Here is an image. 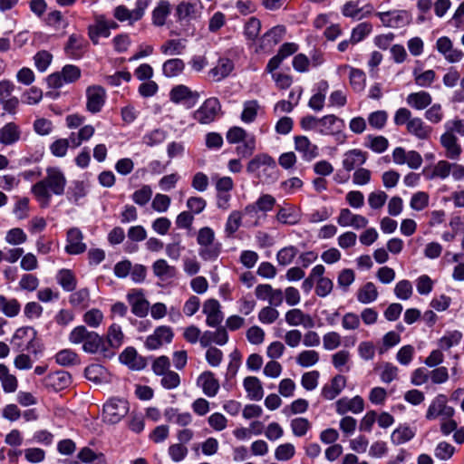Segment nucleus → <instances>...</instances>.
Segmentation results:
<instances>
[{
    "mask_svg": "<svg viewBox=\"0 0 464 464\" xmlns=\"http://www.w3.org/2000/svg\"><path fill=\"white\" fill-rule=\"evenodd\" d=\"M455 452V447L446 441L438 443L434 450V456L440 460L450 459Z\"/></svg>",
    "mask_w": 464,
    "mask_h": 464,
    "instance_id": "nucleus-64",
    "label": "nucleus"
},
{
    "mask_svg": "<svg viewBox=\"0 0 464 464\" xmlns=\"http://www.w3.org/2000/svg\"><path fill=\"white\" fill-rule=\"evenodd\" d=\"M163 415L167 421L179 426H187L192 421V416L189 412H179L178 409L171 407L167 408Z\"/></svg>",
    "mask_w": 464,
    "mask_h": 464,
    "instance_id": "nucleus-41",
    "label": "nucleus"
},
{
    "mask_svg": "<svg viewBox=\"0 0 464 464\" xmlns=\"http://www.w3.org/2000/svg\"><path fill=\"white\" fill-rule=\"evenodd\" d=\"M342 70H349L350 71V74H349L350 84L355 92H360L364 90L365 82H366V76H365V73L362 70L356 69V68H352L348 65L341 66L339 68V71H342Z\"/></svg>",
    "mask_w": 464,
    "mask_h": 464,
    "instance_id": "nucleus-38",
    "label": "nucleus"
},
{
    "mask_svg": "<svg viewBox=\"0 0 464 464\" xmlns=\"http://www.w3.org/2000/svg\"><path fill=\"white\" fill-rule=\"evenodd\" d=\"M186 45L180 39H171L165 42L160 46V51L166 55H179L183 53Z\"/></svg>",
    "mask_w": 464,
    "mask_h": 464,
    "instance_id": "nucleus-53",
    "label": "nucleus"
},
{
    "mask_svg": "<svg viewBox=\"0 0 464 464\" xmlns=\"http://www.w3.org/2000/svg\"><path fill=\"white\" fill-rule=\"evenodd\" d=\"M203 313L207 316L206 323L210 327L218 326L223 320L220 304L215 299H209L204 303Z\"/></svg>",
    "mask_w": 464,
    "mask_h": 464,
    "instance_id": "nucleus-21",
    "label": "nucleus"
},
{
    "mask_svg": "<svg viewBox=\"0 0 464 464\" xmlns=\"http://www.w3.org/2000/svg\"><path fill=\"white\" fill-rule=\"evenodd\" d=\"M66 178L58 168H48L46 177L32 187V192L42 207H47L51 200V192L60 196L64 193Z\"/></svg>",
    "mask_w": 464,
    "mask_h": 464,
    "instance_id": "nucleus-1",
    "label": "nucleus"
},
{
    "mask_svg": "<svg viewBox=\"0 0 464 464\" xmlns=\"http://www.w3.org/2000/svg\"><path fill=\"white\" fill-rule=\"evenodd\" d=\"M295 149L302 154L305 161H311L319 156V148L311 142L306 136L295 137Z\"/></svg>",
    "mask_w": 464,
    "mask_h": 464,
    "instance_id": "nucleus-20",
    "label": "nucleus"
},
{
    "mask_svg": "<svg viewBox=\"0 0 464 464\" xmlns=\"http://www.w3.org/2000/svg\"><path fill=\"white\" fill-rule=\"evenodd\" d=\"M407 130L410 134L415 136L420 140H427L432 132V128L427 125L422 119L414 117L409 124H407Z\"/></svg>",
    "mask_w": 464,
    "mask_h": 464,
    "instance_id": "nucleus-30",
    "label": "nucleus"
},
{
    "mask_svg": "<svg viewBox=\"0 0 464 464\" xmlns=\"http://www.w3.org/2000/svg\"><path fill=\"white\" fill-rule=\"evenodd\" d=\"M88 34L89 37L94 44L98 43V38L100 36L108 37L110 35L104 15L100 14L95 16V24L89 25Z\"/></svg>",
    "mask_w": 464,
    "mask_h": 464,
    "instance_id": "nucleus-34",
    "label": "nucleus"
},
{
    "mask_svg": "<svg viewBox=\"0 0 464 464\" xmlns=\"http://www.w3.org/2000/svg\"><path fill=\"white\" fill-rule=\"evenodd\" d=\"M203 10L200 0L181 1L176 6V16L179 21L197 20L201 17Z\"/></svg>",
    "mask_w": 464,
    "mask_h": 464,
    "instance_id": "nucleus-9",
    "label": "nucleus"
},
{
    "mask_svg": "<svg viewBox=\"0 0 464 464\" xmlns=\"http://www.w3.org/2000/svg\"><path fill=\"white\" fill-rule=\"evenodd\" d=\"M127 300L131 307V312L138 317H145L148 314L150 303L145 298L142 289H131L127 294Z\"/></svg>",
    "mask_w": 464,
    "mask_h": 464,
    "instance_id": "nucleus-11",
    "label": "nucleus"
},
{
    "mask_svg": "<svg viewBox=\"0 0 464 464\" xmlns=\"http://www.w3.org/2000/svg\"><path fill=\"white\" fill-rule=\"evenodd\" d=\"M366 160V152L358 149L350 150L343 154V167L345 170L351 171L355 167L364 164Z\"/></svg>",
    "mask_w": 464,
    "mask_h": 464,
    "instance_id": "nucleus-28",
    "label": "nucleus"
},
{
    "mask_svg": "<svg viewBox=\"0 0 464 464\" xmlns=\"http://www.w3.org/2000/svg\"><path fill=\"white\" fill-rule=\"evenodd\" d=\"M21 137V130L14 122H8L0 129V143L5 146L18 141Z\"/></svg>",
    "mask_w": 464,
    "mask_h": 464,
    "instance_id": "nucleus-32",
    "label": "nucleus"
},
{
    "mask_svg": "<svg viewBox=\"0 0 464 464\" xmlns=\"http://www.w3.org/2000/svg\"><path fill=\"white\" fill-rule=\"evenodd\" d=\"M169 96L173 102L179 103L186 100H193L196 102L198 98V93L192 92L186 85L179 84L171 89Z\"/></svg>",
    "mask_w": 464,
    "mask_h": 464,
    "instance_id": "nucleus-40",
    "label": "nucleus"
},
{
    "mask_svg": "<svg viewBox=\"0 0 464 464\" xmlns=\"http://www.w3.org/2000/svg\"><path fill=\"white\" fill-rule=\"evenodd\" d=\"M154 275L160 278L166 279L173 277L176 275V268L168 264L165 259H158L152 265Z\"/></svg>",
    "mask_w": 464,
    "mask_h": 464,
    "instance_id": "nucleus-50",
    "label": "nucleus"
},
{
    "mask_svg": "<svg viewBox=\"0 0 464 464\" xmlns=\"http://www.w3.org/2000/svg\"><path fill=\"white\" fill-rule=\"evenodd\" d=\"M66 242L65 251L69 255H79L86 251L83 235L78 227H72L67 231Z\"/></svg>",
    "mask_w": 464,
    "mask_h": 464,
    "instance_id": "nucleus-17",
    "label": "nucleus"
},
{
    "mask_svg": "<svg viewBox=\"0 0 464 464\" xmlns=\"http://www.w3.org/2000/svg\"><path fill=\"white\" fill-rule=\"evenodd\" d=\"M300 212L293 205L278 206L276 219L283 225H295L300 221Z\"/></svg>",
    "mask_w": 464,
    "mask_h": 464,
    "instance_id": "nucleus-26",
    "label": "nucleus"
},
{
    "mask_svg": "<svg viewBox=\"0 0 464 464\" xmlns=\"http://www.w3.org/2000/svg\"><path fill=\"white\" fill-rule=\"evenodd\" d=\"M86 108L92 113L101 111L105 103L106 92L105 90L99 85L90 86L86 90Z\"/></svg>",
    "mask_w": 464,
    "mask_h": 464,
    "instance_id": "nucleus-16",
    "label": "nucleus"
},
{
    "mask_svg": "<svg viewBox=\"0 0 464 464\" xmlns=\"http://www.w3.org/2000/svg\"><path fill=\"white\" fill-rule=\"evenodd\" d=\"M81 77V69L72 64H67L63 67L59 72L52 73L47 78L48 86L58 89L65 83H72Z\"/></svg>",
    "mask_w": 464,
    "mask_h": 464,
    "instance_id": "nucleus-3",
    "label": "nucleus"
},
{
    "mask_svg": "<svg viewBox=\"0 0 464 464\" xmlns=\"http://www.w3.org/2000/svg\"><path fill=\"white\" fill-rule=\"evenodd\" d=\"M461 338L462 334L460 332H449L439 340V346L442 350H449L450 347L457 345Z\"/></svg>",
    "mask_w": 464,
    "mask_h": 464,
    "instance_id": "nucleus-61",
    "label": "nucleus"
},
{
    "mask_svg": "<svg viewBox=\"0 0 464 464\" xmlns=\"http://www.w3.org/2000/svg\"><path fill=\"white\" fill-rule=\"evenodd\" d=\"M364 401L362 397L355 396L352 399L342 398L336 401V411L343 415L348 411L353 413H360L363 411Z\"/></svg>",
    "mask_w": 464,
    "mask_h": 464,
    "instance_id": "nucleus-24",
    "label": "nucleus"
},
{
    "mask_svg": "<svg viewBox=\"0 0 464 464\" xmlns=\"http://www.w3.org/2000/svg\"><path fill=\"white\" fill-rule=\"evenodd\" d=\"M393 162L397 165L407 164L412 169H419L423 160L420 154L415 150L406 151L401 147H397L392 151Z\"/></svg>",
    "mask_w": 464,
    "mask_h": 464,
    "instance_id": "nucleus-12",
    "label": "nucleus"
},
{
    "mask_svg": "<svg viewBox=\"0 0 464 464\" xmlns=\"http://www.w3.org/2000/svg\"><path fill=\"white\" fill-rule=\"evenodd\" d=\"M276 306L266 305L263 307L258 313V320L264 324H272L279 317V312L276 309Z\"/></svg>",
    "mask_w": 464,
    "mask_h": 464,
    "instance_id": "nucleus-59",
    "label": "nucleus"
},
{
    "mask_svg": "<svg viewBox=\"0 0 464 464\" xmlns=\"http://www.w3.org/2000/svg\"><path fill=\"white\" fill-rule=\"evenodd\" d=\"M343 126V121L334 114L319 119L318 132L322 135H333Z\"/></svg>",
    "mask_w": 464,
    "mask_h": 464,
    "instance_id": "nucleus-25",
    "label": "nucleus"
},
{
    "mask_svg": "<svg viewBox=\"0 0 464 464\" xmlns=\"http://www.w3.org/2000/svg\"><path fill=\"white\" fill-rule=\"evenodd\" d=\"M234 69L233 62L228 58H220L218 64L209 71L214 81L220 82L227 77Z\"/></svg>",
    "mask_w": 464,
    "mask_h": 464,
    "instance_id": "nucleus-36",
    "label": "nucleus"
},
{
    "mask_svg": "<svg viewBox=\"0 0 464 464\" xmlns=\"http://www.w3.org/2000/svg\"><path fill=\"white\" fill-rule=\"evenodd\" d=\"M440 141L441 146L445 149V156L448 159L459 160L462 150L455 135L444 132L440 136Z\"/></svg>",
    "mask_w": 464,
    "mask_h": 464,
    "instance_id": "nucleus-27",
    "label": "nucleus"
},
{
    "mask_svg": "<svg viewBox=\"0 0 464 464\" xmlns=\"http://www.w3.org/2000/svg\"><path fill=\"white\" fill-rule=\"evenodd\" d=\"M243 384L250 400L260 401L263 398V386L257 377L248 376L245 378Z\"/></svg>",
    "mask_w": 464,
    "mask_h": 464,
    "instance_id": "nucleus-35",
    "label": "nucleus"
},
{
    "mask_svg": "<svg viewBox=\"0 0 464 464\" xmlns=\"http://www.w3.org/2000/svg\"><path fill=\"white\" fill-rule=\"evenodd\" d=\"M346 379L343 375L334 376L329 384H325L322 389V396L326 400L336 398L345 387Z\"/></svg>",
    "mask_w": 464,
    "mask_h": 464,
    "instance_id": "nucleus-31",
    "label": "nucleus"
},
{
    "mask_svg": "<svg viewBox=\"0 0 464 464\" xmlns=\"http://www.w3.org/2000/svg\"><path fill=\"white\" fill-rule=\"evenodd\" d=\"M414 436V429L409 426H400L392 433L391 440L394 445H401L412 440Z\"/></svg>",
    "mask_w": 464,
    "mask_h": 464,
    "instance_id": "nucleus-47",
    "label": "nucleus"
},
{
    "mask_svg": "<svg viewBox=\"0 0 464 464\" xmlns=\"http://www.w3.org/2000/svg\"><path fill=\"white\" fill-rule=\"evenodd\" d=\"M198 383L201 384L204 393L208 397H214L219 389L218 381L211 372H203L198 377Z\"/></svg>",
    "mask_w": 464,
    "mask_h": 464,
    "instance_id": "nucleus-37",
    "label": "nucleus"
},
{
    "mask_svg": "<svg viewBox=\"0 0 464 464\" xmlns=\"http://www.w3.org/2000/svg\"><path fill=\"white\" fill-rule=\"evenodd\" d=\"M285 319L290 326L303 325L304 328H313L314 326V321L312 316L298 308L287 311L285 314Z\"/></svg>",
    "mask_w": 464,
    "mask_h": 464,
    "instance_id": "nucleus-22",
    "label": "nucleus"
},
{
    "mask_svg": "<svg viewBox=\"0 0 464 464\" xmlns=\"http://www.w3.org/2000/svg\"><path fill=\"white\" fill-rule=\"evenodd\" d=\"M185 68V63L179 58L167 60L162 65V72L164 76L172 78L179 75Z\"/></svg>",
    "mask_w": 464,
    "mask_h": 464,
    "instance_id": "nucleus-49",
    "label": "nucleus"
},
{
    "mask_svg": "<svg viewBox=\"0 0 464 464\" xmlns=\"http://www.w3.org/2000/svg\"><path fill=\"white\" fill-rule=\"evenodd\" d=\"M57 280L65 291H72L76 286V279L70 270H61L57 276Z\"/></svg>",
    "mask_w": 464,
    "mask_h": 464,
    "instance_id": "nucleus-62",
    "label": "nucleus"
},
{
    "mask_svg": "<svg viewBox=\"0 0 464 464\" xmlns=\"http://www.w3.org/2000/svg\"><path fill=\"white\" fill-rule=\"evenodd\" d=\"M291 430L295 436L303 437L311 429L312 424L306 418H295L290 423Z\"/></svg>",
    "mask_w": 464,
    "mask_h": 464,
    "instance_id": "nucleus-58",
    "label": "nucleus"
},
{
    "mask_svg": "<svg viewBox=\"0 0 464 464\" xmlns=\"http://www.w3.org/2000/svg\"><path fill=\"white\" fill-rule=\"evenodd\" d=\"M87 44L88 43L83 36L73 34L70 35L64 50L70 57L79 59L83 55Z\"/></svg>",
    "mask_w": 464,
    "mask_h": 464,
    "instance_id": "nucleus-23",
    "label": "nucleus"
},
{
    "mask_svg": "<svg viewBox=\"0 0 464 464\" xmlns=\"http://www.w3.org/2000/svg\"><path fill=\"white\" fill-rule=\"evenodd\" d=\"M82 350L87 353H99L106 359H111L115 355L114 351L107 346L105 340L95 332L90 333L82 343Z\"/></svg>",
    "mask_w": 464,
    "mask_h": 464,
    "instance_id": "nucleus-8",
    "label": "nucleus"
},
{
    "mask_svg": "<svg viewBox=\"0 0 464 464\" xmlns=\"http://www.w3.org/2000/svg\"><path fill=\"white\" fill-rule=\"evenodd\" d=\"M95 129L92 125L82 126L78 132L70 134V140L72 148L81 146L83 141L89 140L94 134Z\"/></svg>",
    "mask_w": 464,
    "mask_h": 464,
    "instance_id": "nucleus-44",
    "label": "nucleus"
},
{
    "mask_svg": "<svg viewBox=\"0 0 464 464\" xmlns=\"http://www.w3.org/2000/svg\"><path fill=\"white\" fill-rule=\"evenodd\" d=\"M170 14V4L167 0H160L152 12L153 24L157 26H162Z\"/></svg>",
    "mask_w": 464,
    "mask_h": 464,
    "instance_id": "nucleus-43",
    "label": "nucleus"
},
{
    "mask_svg": "<svg viewBox=\"0 0 464 464\" xmlns=\"http://www.w3.org/2000/svg\"><path fill=\"white\" fill-rule=\"evenodd\" d=\"M298 253V249L294 246H285L280 249L276 254V260L281 266H287L293 262Z\"/></svg>",
    "mask_w": 464,
    "mask_h": 464,
    "instance_id": "nucleus-60",
    "label": "nucleus"
},
{
    "mask_svg": "<svg viewBox=\"0 0 464 464\" xmlns=\"http://www.w3.org/2000/svg\"><path fill=\"white\" fill-rule=\"evenodd\" d=\"M21 305L16 299H7L0 295V312L8 317H14L20 312Z\"/></svg>",
    "mask_w": 464,
    "mask_h": 464,
    "instance_id": "nucleus-51",
    "label": "nucleus"
},
{
    "mask_svg": "<svg viewBox=\"0 0 464 464\" xmlns=\"http://www.w3.org/2000/svg\"><path fill=\"white\" fill-rule=\"evenodd\" d=\"M221 111V104L218 98L207 99L202 105L194 111L193 118L200 124L213 122Z\"/></svg>",
    "mask_w": 464,
    "mask_h": 464,
    "instance_id": "nucleus-5",
    "label": "nucleus"
},
{
    "mask_svg": "<svg viewBox=\"0 0 464 464\" xmlns=\"http://www.w3.org/2000/svg\"><path fill=\"white\" fill-rule=\"evenodd\" d=\"M120 361L133 370H140L144 367L142 358L138 355L133 347L126 348L120 354Z\"/></svg>",
    "mask_w": 464,
    "mask_h": 464,
    "instance_id": "nucleus-39",
    "label": "nucleus"
},
{
    "mask_svg": "<svg viewBox=\"0 0 464 464\" xmlns=\"http://www.w3.org/2000/svg\"><path fill=\"white\" fill-rule=\"evenodd\" d=\"M364 146L376 153H382L387 150L389 141L383 136L368 135Z\"/></svg>",
    "mask_w": 464,
    "mask_h": 464,
    "instance_id": "nucleus-52",
    "label": "nucleus"
},
{
    "mask_svg": "<svg viewBox=\"0 0 464 464\" xmlns=\"http://www.w3.org/2000/svg\"><path fill=\"white\" fill-rule=\"evenodd\" d=\"M407 104L415 110H423L432 102L431 95L425 91L410 93L406 98Z\"/></svg>",
    "mask_w": 464,
    "mask_h": 464,
    "instance_id": "nucleus-33",
    "label": "nucleus"
},
{
    "mask_svg": "<svg viewBox=\"0 0 464 464\" xmlns=\"http://www.w3.org/2000/svg\"><path fill=\"white\" fill-rule=\"evenodd\" d=\"M105 373V369L100 364H92L86 367L84 371L85 377L88 380L92 381L96 383H100L102 382Z\"/></svg>",
    "mask_w": 464,
    "mask_h": 464,
    "instance_id": "nucleus-63",
    "label": "nucleus"
},
{
    "mask_svg": "<svg viewBox=\"0 0 464 464\" xmlns=\"http://www.w3.org/2000/svg\"><path fill=\"white\" fill-rule=\"evenodd\" d=\"M295 361L302 367H311L318 362L319 353L314 350H304L296 356Z\"/></svg>",
    "mask_w": 464,
    "mask_h": 464,
    "instance_id": "nucleus-55",
    "label": "nucleus"
},
{
    "mask_svg": "<svg viewBox=\"0 0 464 464\" xmlns=\"http://www.w3.org/2000/svg\"><path fill=\"white\" fill-rule=\"evenodd\" d=\"M276 205V199L270 194L261 195L256 202L248 204L244 208V215L255 218L258 212L271 211Z\"/></svg>",
    "mask_w": 464,
    "mask_h": 464,
    "instance_id": "nucleus-14",
    "label": "nucleus"
},
{
    "mask_svg": "<svg viewBox=\"0 0 464 464\" xmlns=\"http://www.w3.org/2000/svg\"><path fill=\"white\" fill-rule=\"evenodd\" d=\"M376 15L384 26L392 28L403 27L410 23L409 14L404 10L379 12Z\"/></svg>",
    "mask_w": 464,
    "mask_h": 464,
    "instance_id": "nucleus-13",
    "label": "nucleus"
},
{
    "mask_svg": "<svg viewBox=\"0 0 464 464\" xmlns=\"http://www.w3.org/2000/svg\"><path fill=\"white\" fill-rule=\"evenodd\" d=\"M129 411L128 401L123 399H111L103 406V420L110 424L118 423Z\"/></svg>",
    "mask_w": 464,
    "mask_h": 464,
    "instance_id": "nucleus-6",
    "label": "nucleus"
},
{
    "mask_svg": "<svg viewBox=\"0 0 464 464\" xmlns=\"http://www.w3.org/2000/svg\"><path fill=\"white\" fill-rule=\"evenodd\" d=\"M378 295V290L375 285L372 282H368L359 288L357 292V300L362 304H370L377 299Z\"/></svg>",
    "mask_w": 464,
    "mask_h": 464,
    "instance_id": "nucleus-45",
    "label": "nucleus"
},
{
    "mask_svg": "<svg viewBox=\"0 0 464 464\" xmlns=\"http://www.w3.org/2000/svg\"><path fill=\"white\" fill-rule=\"evenodd\" d=\"M36 332L33 327H21L17 329L12 338L11 343L17 352L34 350Z\"/></svg>",
    "mask_w": 464,
    "mask_h": 464,
    "instance_id": "nucleus-7",
    "label": "nucleus"
},
{
    "mask_svg": "<svg viewBox=\"0 0 464 464\" xmlns=\"http://www.w3.org/2000/svg\"><path fill=\"white\" fill-rule=\"evenodd\" d=\"M413 76L415 83L422 88L430 86L436 79V73L433 70L421 72L419 69H414Z\"/></svg>",
    "mask_w": 464,
    "mask_h": 464,
    "instance_id": "nucleus-54",
    "label": "nucleus"
},
{
    "mask_svg": "<svg viewBox=\"0 0 464 464\" xmlns=\"http://www.w3.org/2000/svg\"><path fill=\"white\" fill-rule=\"evenodd\" d=\"M222 250L220 242H214L211 245L198 246V256L204 261H215Z\"/></svg>",
    "mask_w": 464,
    "mask_h": 464,
    "instance_id": "nucleus-46",
    "label": "nucleus"
},
{
    "mask_svg": "<svg viewBox=\"0 0 464 464\" xmlns=\"http://www.w3.org/2000/svg\"><path fill=\"white\" fill-rule=\"evenodd\" d=\"M78 459L84 463L106 464L104 455L102 453H95L88 447L82 448L78 453Z\"/></svg>",
    "mask_w": 464,
    "mask_h": 464,
    "instance_id": "nucleus-56",
    "label": "nucleus"
},
{
    "mask_svg": "<svg viewBox=\"0 0 464 464\" xmlns=\"http://www.w3.org/2000/svg\"><path fill=\"white\" fill-rule=\"evenodd\" d=\"M244 214V210L241 211H232L227 218L225 231L228 237L232 236L234 233L237 231L239 227L241 226L242 216Z\"/></svg>",
    "mask_w": 464,
    "mask_h": 464,
    "instance_id": "nucleus-57",
    "label": "nucleus"
},
{
    "mask_svg": "<svg viewBox=\"0 0 464 464\" xmlns=\"http://www.w3.org/2000/svg\"><path fill=\"white\" fill-rule=\"evenodd\" d=\"M43 383L48 389L62 391L72 383V376L68 372L57 371L45 376Z\"/></svg>",
    "mask_w": 464,
    "mask_h": 464,
    "instance_id": "nucleus-18",
    "label": "nucleus"
},
{
    "mask_svg": "<svg viewBox=\"0 0 464 464\" xmlns=\"http://www.w3.org/2000/svg\"><path fill=\"white\" fill-rule=\"evenodd\" d=\"M455 413L454 409L448 405L447 397L444 394H438L428 407L425 418L428 420L440 418L446 420L452 418Z\"/></svg>",
    "mask_w": 464,
    "mask_h": 464,
    "instance_id": "nucleus-4",
    "label": "nucleus"
},
{
    "mask_svg": "<svg viewBox=\"0 0 464 464\" xmlns=\"http://www.w3.org/2000/svg\"><path fill=\"white\" fill-rule=\"evenodd\" d=\"M123 337L121 327L116 324H112L108 329L105 342L107 346L113 351L122 344Z\"/></svg>",
    "mask_w": 464,
    "mask_h": 464,
    "instance_id": "nucleus-48",
    "label": "nucleus"
},
{
    "mask_svg": "<svg viewBox=\"0 0 464 464\" xmlns=\"http://www.w3.org/2000/svg\"><path fill=\"white\" fill-rule=\"evenodd\" d=\"M55 362L61 366L70 367L81 363L79 355L71 349H63L55 354Z\"/></svg>",
    "mask_w": 464,
    "mask_h": 464,
    "instance_id": "nucleus-42",
    "label": "nucleus"
},
{
    "mask_svg": "<svg viewBox=\"0 0 464 464\" xmlns=\"http://www.w3.org/2000/svg\"><path fill=\"white\" fill-rule=\"evenodd\" d=\"M246 171L261 183L267 185L274 184L279 178V169L276 160L266 153L256 155L247 163Z\"/></svg>",
    "mask_w": 464,
    "mask_h": 464,
    "instance_id": "nucleus-2",
    "label": "nucleus"
},
{
    "mask_svg": "<svg viewBox=\"0 0 464 464\" xmlns=\"http://www.w3.org/2000/svg\"><path fill=\"white\" fill-rule=\"evenodd\" d=\"M255 295L257 299L267 301L269 304L274 306H280L284 301L283 291L281 289H275L268 284L256 285Z\"/></svg>",
    "mask_w": 464,
    "mask_h": 464,
    "instance_id": "nucleus-15",
    "label": "nucleus"
},
{
    "mask_svg": "<svg viewBox=\"0 0 464 464\" xmlns=\"http://www.w3.org/2000/svg\"><path fill=\"white\" fill-rule=\"evenodd\" d=\"M337 223L341 227H352L361 229L367 227L368 219L359 214H353L349 208H342L337 218Z\"/></svg>",
    "mask_w": 464,
    "mask_h": 464,
    "instance_id": "nucleus-19",
    "label": "nucleus"
},
{
    "mask_svg": "<svg viewBox=\"0 0 464 464\" xmlns=\"http://www.w3.org/2000/svg\"><path fill=\"white\" fill-rule=\"evenodd\" d=\"M285 34V27L283 25H276L266 32L261 38L260 48L271 49L277 44Z\"/></svg>",
    "mask_w": 464,
    "mask_h": 464,
    "instance_id": "nucleus-29",
    "label": "nucleus"
},
{
    "mask_svg": "<svg viewBox=\"0 0 464 464\" xmlns=\"http://www.w3.org/2000/svg\"><path fill=\"white\" fill-rule=\"evenodd\" d=\"M173 336V331L169 326L160 325L146 338L144 344L148 350H157L163 344L171 343Z\"/></svg>",
    "mask_w": 464,
    "mask_h": 464,
    "instance_id": "nucleus-10",
    "label": "nucleus"
}]
</instances>
